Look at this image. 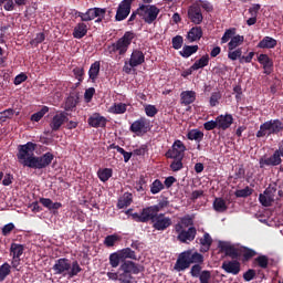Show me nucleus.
Here are the masks:
<instances>
[{"mask_svg": "<svg viewBox=\"0 0 283 283\" xmlns=\"http://www.w3.org/2000/svg\"><path fill=\"white\" fill-rule=\"evenodd\" d=\"M202 262H205V256L193 250H186L181 252L175 263V271L178 273L187 271L191 264H195L190 269L191 277H198L200 283H211V271H202Z\"/></svg>", "mask_w": 283, "mask_h": 283, "instance_id": "f257e3e1", "label": "nucleus"}, {"mask_svg": "<svg viewBox=\"0 0 283 283\" xmlns=\"http://www.w3.org/2000/svg\"><path fill=\"white\" fill-rule=\"evenodd\" d=\"M36 144L28 142L24 145L18 146L17 158L20 165L29 167V169H46L54 160V154L45 153L42 156H35Z\"/></svg>", "mask_w": 283, "mask_h": 283, "instance_id": "f03ea898", "label": "nucleus"}, {"mask_svg": "<svg viewBox=\"0 0 283 283\" xmlns=\"http://www.w3.org/2000/svg\"><path fill=\"white\" fill-rule=\"evenodd\" d=\"M54 275H62V277H76L83 268L78 261H70L67 258L57 259L52 268Z\"/></svg>", "mask_w": 283, "mask_h": 283, "instance_id": "7ed1b4c3", "label": "nucleus"}, {"mask_svg": "<svg viewBox=\"0 0 283 283\" xmlns=\"http://www.w3.org/2000/svg\"><path fill=\"white\" fill-rule=\"evenodd\" d=\"M134 39H136V34L134 33V31H126L124 35L119 38L116 42L106 46L105 52L107 56H113L114 54L125 56Z\"/></svg>", "mask_w": 283, "mask_h": 283, "instance_id": "20e7f679", "label": "nucleus"}, {"mask_svg": "<svg viewBox=\"0 0 283 283\" xmlns=\"http://www.w3.org/2000/svg\"><path fill=\"white\" fill-rule=\"evenodd\" d=\"M283 132V123L280 119H270L260 125L256 132V138H264V136H277Z\"/></svg>", "mask_w": 283, "mask_h": 283, "instance_id": "39448f33", "label": "nucleus"}, {"mask_svg": "<svg viewBox=\"0 0 283 283\" xmlns=\"http://www.w3.org/2000/svg\"><path fill=\"white\" fill-rule=\"evenodd\" d=\"M139 17H142L143 21L148 25L156 22L158 15L160 14V9L155 4H140L138 7Z\"/></svg>", "mask_w": 283, "mask_h": 283, "instance_id": "423d86ee", "label": "nucleus"}, {"mask_svg": "<svg viewBox=\"0 0 283 283\" xmlns=\"http://www.w3.org/2000/svg\"><path fill=\"white\" fill-rule=\"evenodd\" d=\"M277 196V184H270L269 187L259 195V202L262 207H272L275 200H280Z\"/></svg>", "mask_w": 283, "mask_h": 283, "instance_id": "0eeeda50", "label": "nucleus"}, {"mask_svg": "<svg viewBox=\"0 0 283 283\" xmlns=\"http://www.w3.org/2000/svg\"><path fill=\"white\" fill-rule=\"evenodd\" d=\"M282 157H283V146L279 147L272 156L264 155L260 158L259 165L260 169H264V167H277L282 165Z\"/></svg>", "mask_w": 283, "mask_h": 283, "instance_id": "6e6552de", "label": "nucleus"}, {"mask_svg": "<svg viewBox=\"0 0 283 283\" xmlns=\"http://www.w3.org/2000/svg\"><path fill=\"white\" fill-rule=\"evenodd\" d=\"M188 19L195 25L202 23L205 17L202 15V9H200V2H195L188 8Z\"/></svg>", "mask_w": 283, "mask_h": 283, "instance_id": "1a4fd4ad", "label": "nucleus"}, {"mask_svg": "<svg viewBox=\"0 0 283 283\" xmlns=\"http://www.w3.org/2000/svg\"><path fill=\"white\" fill-rule=\"evenodd\" d=\"M135 0H123L116 11L115 21H125L132 13V3H134Z\"/></svg>", "mask_w": 283, "mask_h": 283, "instance_id": "9d476101", "label": "nucleus"}, {"mask_svg": "<svg viewBox=\"0 0 283 283\" xmlns=\"http://www.w3.org/2000/svg\"><path fill=\"white\" fill-rule=\"evenodd\" d=\"M148 125L149 123L147 122V118L142 117L130 125L129 130L133 134H137V136H139V134H147V132H149Z\"/></svg>", "mask_w": 283, "mask_h": 283, "instance_id": "9b49d317", "label": "nucleus"}, {"mask_svg": "<svg viewBox=\"0 0 283 283\" xmlns=\"http://www.w3.org/2000/svg\"><path fill=\"white\" fill-rule=\"evenodd\" d=\"M171 224V218L165 217L164 213L158 214V217L153 221V228H155L156 231H166V229H169Z\"/></svg>", "mask_w": 283, "mask_h": 283, "instance_id": "f8f14e48", "label": "nucleus"}, {"mask_svg": "<svg viewBox=\"0 0 283 283\" xmlns=\"http://www.w3.org/2000/svg\"><path fill=\"white\" fill-rule=\"evenodd\" d=\"M67 120H69L67 113L61 112V113L55 114L50 123V127H51L52 132H59L61 129V127L65 123H67Z\"/></svg>", "mask_w": 283, "mask_h": 283, "instance_id": "ddd939ff", "label": "nucleus"}, {"mask_svg": "<svg viewBox=\"0 0 283 283\" xmlns=\"http://www.w3.org/2000/svg\"><path fill=\"white\" fill-rule=\"evenodd\" d=\"M258 62L263 67V74H266V76H271V74H273V59L268 54L261 53L258 56Z\"/></svg>", "mask_w": 283, "mask_h": 283, "instance_id": "4468645a", "label": "nucleus"}, {"mask_svg": "<svg viewBox=\"0 0 283 283\" xmlns=\"http://www.w3.org/2000/svg\"><path fill=\"white\" fill-rule=\"evenodd\" d=\"M130 273V275H138L143 273V266L136 264L134 261H124L119 266V272Z\"/></svg>", "mask_w": 283, "mask_h": 283, "instance_id": "2eb2a0df", "label": "nucleus"}, {"mask_svg": "<svg viewBox=\"0 0 283 283\" xmlns=\"http://www.w3.org/2000/svg\"><path fill=\"white\" fill-rule=\"evenodd\" d=\"M87 123L91 127L98 129V127H106L107 126V118L101 113H94L91 117H88Z\"/></svg>", "mask_w": 283, "mask_h": 283, "instance_id": "dca6fc26", "label": "nucleus"}, {"mask_svg": "<svg viewBox=\"0 0 283 283\" xmlns=\"http://www.w3.org/2000/svg\"><path fill=\"white\" fill-rule=\"evenodd\" d=\"M221 269L226 273H230L231 275H238L240 273V263L235 259H233L232 261H223Z\"/></svg>", "mask_w": 283, "mask_h": 283, "instance_id": "f3484780", "label": "nucleus"}, {"mask_svg": "<svg viewBox=\"0 0 283 283\" xmlns=\"http://www.w3.org/2000/svg\"><path fill=\"white\" fill-rule=\"evenodd\" d=\"M217 125L218 129H222L223 132H227L231 125H233V115L226 114V115H219L217 116Z\"/></svg>", "mask_w": 283, "mask_h": 283, "instance_id": "a211bd4d", "label": "nucleus"}, {"mask_svg": "<svg viewBox=\"0 0 283 283\" xmlns=\"http://www.w3.org/2000/svg\"><path fill=\"white\" fill-rule=\"evenodd\" d=\"M143 63H145V53L138 49L133 50L129 59L130 67H138V65H143Z\"/></svg>", "mask_w": 283, "mask_h": 283, "instance_id": "6ab92c4d", "label": "nucleus"}, {"mask_svg": "<svg viewBox=\"0 0 283 283\" xmlns=\"http://www.w3.org/2000/svg\"><path fill=\"white\" fill-rule=\"evenodd\" d=\"M198 233V230H196L195 227H190L188 230H184L181 231L177 239L179 240V242H193V240H196V235Z\"/></svg>", "mask_w": 283, "mask_h": 283, "instance_id": "aec40b11", "label": "nucleus"}, {"mask_svg": "<svg viewBox=\"0 0 283 283\" xmlns=\"http://www.w3.org/2000/svg\"><path fill=\"white\" fill-rule=\"evenodd\" d=\"M107 13V9H103V8H91L86 10V22L87 21H94V19L98 18V17H105V14Z\"/></svg>", "mask_w": 283, "mask_h": 283, "instance_id": "412c9836", "label": "nucleus"}, {"mask_svg": "<svg viewBox=\"0 0 283 283\" xmlns=\"http://www.w3.org/2000/svg\"><path fill=\"white\" fill-rule=\"evenodd\" d=\"M158 213L160 212L158 211V207L155 205L143 209V216L146 219V222H149V220L154 222L159 216Z\"/></svg>", "mask_w": 283, "mask_h": 283, "instance_id": "4be33fe9", "label": "nucleus"}, {"mask_svg": "<svg viewBox=\"0 0 283 283\" xmlns=\"http://www.w3.org/2000/svg\"><path fill=\"white\" fill-rule=\"evenodd\" d=\"M277 40L271 38V36H264L256 45L260 50H273V48H276Z\"/></svg>", "mask_w": 283, "mask_h": 283, "instance_id": "5701e85b", "label": "nucleus"}, {"mask_svg": "<svg viewBox=\"0 0 283 283\" xmlns=\"http://www.w3.org/2000/svg\"><path fill=\"white\" fill-rule=\"evenodd\" d=\"M180 103L181 105H191L196 103V92L195 91H182L180 93Z\"/></svg>", "mask_w": 283, "mask_h": 283, "instance_id": "b1692460", "label": "nucleus"}, {"mask_svg": "<svg viewBox=\"0 0 283 283\" xmlns=\"http://www.w3.org/2000/svg\"><path fill=\"white\" fill-rule=\"evenodd\" d=\"M99 74H101V61H95L93 64H91L88 70L90 81H92V83H96V80L98 78Z\"/></svg>", "mask_w": 283, "mask_h": 283, "instance_id": "393cba45", "label": "nucleus"}, {"mask_svg": "<svg viewBox=\"0 0 283 283\" xmlns=\"http://www.w3.org/2000/svg\"><path fill=\"white\" fill-rule=\"evenodd\" d=\"M87 35V24L78 22L73 29V39H83Z\"/></svg>", "mask_w": 283, "mask_h": 283, "instance_id": "a878e982", "label": "nucleus"}, {"mask_svg": "<svg viewBox=\"0 0 283 283\" xmlns=\"http://www.w3.org/2000/svg\"><path fill=\"white\" fill-rule=\"evenodd\" d=\"M201 36H202V27H192L187 34V39L189 43H196V41H200Z\"/></svg>", "mask_w": 283, "mask_h": 283, "instance_id": "bb28decb", "label": "nucleus"}, {"mask_svg": "<svg viewBox=\"0 0 283 283\" xmlns=\"http://www.w3.org/2000/svg\"><path fill=\"white\" fill-rule=\"evenodd\" d=\"M201 248L200 252L201 253H207L209 249H211V245L213 244V239L211 238V234L209 232H205L203 238L199 240Z\"/></svg>", "mask_w": 283, "mask_h": 283, "instance_id": "cd10ccee", "label": "nucleus"}, {"mask_svg": "<svg viewBox=\"0 0 283 283\" xmlns=\"http://www.w3.org/2000/svg\"><path fill=\"white\" fill-rule=\"evenodd\" d=\"M132 202H134V195L125 192L117 201V209H125V207H129Z\"/></svg>", "mask_w": 283, "mask_h": 283, "instance_id": "c85d7f7f", "label": "nucleus"}, {"mask_svg": "<svg viewBox=\"0 0 283 283\" xmlns=\"http://www.w3.org/2000/svg\"><path fill=\"white\" fill-rule=\"evenodd\" d=\"M112 176H114L112 168H99L97 171V178H99L101 182H107Z\"/></svg>", "mask_w": 283, "mask_h": 283, "instance_id": "c756f323", "label": "nucleus"}, {"mask_svg": "<svg viewBox=\"0 0 283 283\" xmlns=\"http://www.w3.org/2000/svg\"><path fill=\"white\" fill-rule=\"evenodd\" d=\"M200 48L198 45H184L182 50L179 52L182 59H189V56L196 54Z\"/></svg>", "mask_w": 283, "mask_h": 283, "instance_id": "7c9ffc66", "label": "nucleus"}, {"mask_svg": "<svg viewBox=\"0 0 283 283\" xmlns=\"http://www.w3.org/2000/svg\"><path fill=\"white\" fill-rule=\"evenodd\" d=\"M188 140H196V143H202V139L205 138V133L200 129H191L187 134Z\"/></svg>", "mask_w": 283, "mask_h": 283, "instance_id": "2f4dec72", "label": "nucleus"}, {"mask_svg": "<svg viewBox=\"0 0 283 283\" xmlns=\"http://www.w3.org/2000/svg\"><path fill=\"white\" fill-rule=\"evenodd\" d=\"M207 65H209V54H206V55L201 56L199 60H197L191 65V70H193V71L202 70V67H207Z\"/></svg>", "mask_w": 283, "mask_h": 283, "instance_id": "473e14b6", "label": "nucleus"}, {"mask_svg": "<svg viewBox=\"0 0 283 283\" xmlns=\"http://www.w3.org/2000/svg\"><path fill=\"white\" fill-rule=\"evenodd\" d=\"M23 251H25L23 244L12 243L10 247V255L12 258H21V255H23Z\"/></svg>", "mask_w": 283, "mask_h": 283, "instance_id": "72a5a7b5", "label": "nucleus"}, {"mask_svg": "<svg viewBox=\"0 0 283 283\" xmlns=\"http://www.w3.org/2000/svg\"><path fill=\"white\" fill-rule=\"evenodd\" d=\"M127 112V104L125 103H114L109 108V114H125Z\"/></svg>", "mask_w": 283, "mask_h": 283, "instance_id": "f704fd0d", "label": "nucleus"}, {"mask_svg": "<svg viewBox=\"0 0 283 283\" xmlns=\"http://www.w3.org/2000/svg\"><path fill=\"white\" fill-rule=\"evenodd\" d=\"M242 43H244V35H234L228 43V50H235V48H240Z\"/></svg>", "mask_w": 283, "mask_h": 283, "instance_id": "c9c22d12", "label": "nucleus"}, {"mask_svg": "<svg viewBox=\"0 0 283 283\" xmlns=\"http://www.w3.org/2000/svg\"><path fill=\"white\" fill-rule=\"evenodd\" d=\"M118 252H119V255L122 258V261H124V260H137L136 251L132 250L130 248L122 249Z\"/></svg>", "mask_w": 283, "mask_h": 283, "instance_id": "e433bc0d", "label": "nucleus"}, {"mask_svg": "<svg viewBox=\"0 0 283 283\" xmlns=\"http://www.w3.org/2000/svg\"><path fill=\"white\" fill-rule=\"evenodd\" d=\"M213 209L214 211H217L218 213H224V211H227V209H229L227 207V201H224V199L222 198H217L213 201Z\"/></svg>", "mask_w": 283, "mask_h": 283, "instance_id": "4c0bfd02", "label": "nucleus"}, {"mask_svg": "<svg viewBox=\"0 0 283 283\" xmlns=\"http://www.w3.org/2000/svg\"><path fill=\"white\" fill-rule=\"evenodd\" d=\"M108 260L112 269H118V265L120 264V262H123L120 252L111 253Z\"/></svg>", "mask_w": 283, "mask_h": 283, "instance_id": "58836bf2", "label": "nucleus"}, {"mask_svg": "<svg viewBox=\"0 0 283 283\" xmlns=\"http://www.w3.org/2000/svg\"><path fill=\"white\" fill-rule=\"evenodd\" d=\"M116 242H120V235L118 234H109L104 239V244L107 247V249L115 247Z\"/></svg>", "mask_w": 283, "mask_h": 283, "instance_id": "ea45409f", "label": "nucleus"}, {"mask_svg": "<svg viewBox=\"0 0 283 283\" xmlns=\"http://www.w3.org/2000/svg\"><path fill=\"white\" fill-rule=\"evenodd\" d=\"M76 105H78V97L74 96V95H70L66 98L64 109L66 112H72V109H74V107H76Z\"/></svg>", "mask_w": 283, "mask_h": 283, "instance_id": "a19ab883", "label": "nucleus"}, {"mask_svg": "<svg viewBox=\"0 0 283 283\" xmlns=\"http://www.w3.org/2000/svg\"><path fill=\"white\" fill-rule=\"evenodd\" d=\"M166 158L170 159H178V158H185V154L179 151L172 144L171 149H168V151L165 154Z\"/></svg>", "mask_w": 283, "mask_h": 283, "instance_id": "79ce46f5", "label": "nucleus"}, {"mask_svg": "<svg viewBox=\"0 0 283 283\" xmlns=\"http://www.w3.org/2000/svg\"><path fill=\"white\" fill-rule=\"evenodd\" d=\"M235 28H230L224 31L222 38H221V45H224V43H229L235 36Z\"/></svg>", "mask_w": 283, "mask_h": 283, "instance_id": "37998d69", "label": "nucleus"}, {"mask_svg": "<svg viewBox=\"0 0 283 283\" xmlns=\"http://www.w3.org/2000/svg\"><path fill=\"white\" fill-rule=\"evenodd\" d=\"M163 189H165V184H163L160 179L154 180L153 185H150V193H153V196H156V193H160Z\"/></svg>", "mask_w": 283, "mask_h": 283, "instance_id": "c03bdc74", "label": "nucleus"}, {"mask_svg": "<svg viewBox=\"0 0 283 283\" xmlns=\"http://www.w3.org/2000/svg\"><path fill=\"white\" fill-rule=\"evenodd\" d=\"M234 196L237 198H249V196H253V188L247 186L243 189L235 190Z\"/></svg>", "mask_w": 283, "mask_h": 283, "instance_id": "a18cd8bd", "label": "nucleus"}, {"mask_svg": "<svg viewBox=\"0 0 283 283\" xmlns=\"http://www.w3.org/2000/svg\"><path fill=\"white\" fill-rule=\"evenodd\" d=\"M48 112H50V107L43 106L39 112L34 113L31 116V120L33 123H39V120H41V118H43V116H45Z\"/></svg>", "mask_w": 283, "mask_h": 283, "instance_id": "49530a36", "label": "nucleus"}, {"mask_svg": "<svg viewBox=\"0 0 283 283\" xmlns=\"http://www.w3.org/2000/svg\"><path fill=\"white\" fill-rule=\"evenodd\" d=\"M12 266H10V263H3L0 266V282H4L6 277H8V275H10Z\"/></svg>", "mask_w": 283, "mask_h": 283, "instance_id": "de8ad7c7", "label": "nucleus"}, {"mask_svg": "<svg viewBox=\"0 0 283 283\" xmlns=\"http://www.w3.org/2000/svg\"><path fill=\"white\" fill-rule=\"evenodd\" d=\"M241 254L243 255V260L245 262H249V260H251L258 255V252H255V250L250 249V248H243L241 250Z\"/></svg>", "mask_w": 283, "mask_h": 283, "instance_id": "09e8293b", "label": "nucleus"}, {"mask_svg": "<svg viewBox=\"0 0 283 283\" xmlns=\"http://www.w3.org/2000/svg\"><path fill=\"white\" fill-rule=\"evenodd\" d=\"M254 262L260 269H269V256L262 254L254 259Z\"/></svg>", "mask_w": 283, "mask_h": 283, "instance_id": "8fccbe9b", "label": "nucleus"}, {"mask_svg": "<svg viewBox=\"0 0 283 283\" xmlns=\"http://www.w3.org/2000/svg\"><path fill=\"white\" fill-rule=\"evenodd\" d=\"M13 116H14V109L12 108H8L0 112V125H2V123H6L8 118H12Z\"/></svg>", "mask_w": 283, "mask_h": 283, "instance_id": "3c124183", "label": "nucleus"}, {"mask_svg": "<svg viewBox=\"0 0 283 283\" xmlns=\"http://www.w3.org/2000/svg\"><path fill=\"white\" fill-rule=\"evenodd\" d=\"M228 59H230V61H239L242 59V49H237V50H229L228 52Z\"/></svg>", "mask_w": 283, "mask_h": 283, "instance_id": "603ef678", "label": "nucleus"}, {"mask_svg": "<svg viewBox=\"0 0 283 283\" xmlns=\"http://www.w3.org/2000/svg\"><path fill=\"white\" fill-rule=\"evenodd\" d=\"M184 43H185V39L182 38V35H176L171 40L174 50H180V48H182Z\"/></svg>", "mask_w": 283, "mask_h": 283, "instance_id": "864d4df0", "label": "nucleus"}, {"mask_svg": "<svg viewBox=\"0 0 283 283\" xmlns=\"http://www.w3.org/2000/svg\"><path fill=\"white\" fill-rule=\"evenodd\" d=\"M119 275V282L120 283H132V280H134V276L129 272L120 271L118 270Z\"/></svg>", "mask_w": 283, "mask_h": 283, "instance_id": "5fc2aeb1", "label": "nucleus"}, {"mask_svg": "<svg viewBox=\"0 0 283 283\" xmlns=\"http://www.w3.org/2000/svg\"><path fill=\"white\" fill-rule=\"evenodd\" d=\"M45 41V33L40 32L36 33L35 38L30 41V45H34V48H38L39 44L43 43Z\"/></svg>", "mask_w": 283, "mask_h": 283, "instance_id": "6e6d98bb", "label": "nucleus"}, {"mask_svg": "<svg viewBox=\"0 0 283 283\" xmlns=\"http://www.w3.org/2000/svg\"><path fill=\"white\" fill-rule=\"evenodd\" d=\"M226 255L232 260H238V258H240V252L235 247L230 245L226 252Z\"/></svg>", "mask_w": 283, "mask_h": 283, "instance_id": "4d7b16f0", "label": "nucleus"}, {"mask_svg": "<svg viewBox=\"0 0 283 283\" xmlns=\"http://www.w3.org/2000/svg\"><path fill=\"white\" fill-rule=\"evenodd\" d=\"M220 98H222V94H220V92H213L210 96V107L219 105Z\"/></svg>", "mask_w": 283, "mask_h": 283, "instance_id": "13d9d810", "label": "nucleus"}, {"mask_svg": "<svg viewBox=\"0 0 283 283\" xmlns=\"http://www.w3.org/2000/svg\"><path fill=\"white\" fill-rule=\"evenodd\" d=\"M145 114L149 118H154V116H156V114H158V108H156V106H154L151 104H148L145 106Z\"/></svg>", "mask_w": 283, "mask_h": 283, "instance_id": "bf43d9fd", "label": "nucleus"}, {"mask_svg": "<svg viewBox=\"0 0 283 283\" xmlns=\"http://www.w3.org/2000/svg\"><path fill=\"white\" fill-rule=\"evenodd\" d=\"M196 3H199V8L200 10H202V8L206 10V12H213V6L211 4V2L205 0H197Z\"/></svg>", "mask_w": 283, "mask_h": 283, "instance_id": "052dcab7", "label": "nucleus"}, {"mask_svg": "<svg viewBox=\"0 0 283 283\" xmlns=\"http://www.w3.org/2000/svg\"><path fill=\"white\" fill-rule=\"evenodd\" d=\"M174 161L170 164L171 171H180L182 169V158L172 159Z\"/></svg>", "mask_w": 283, "mask_h": 283, "instance_id": "680f3d73", "label": "nucleus"}, {"mask_svg": "<svg viewBox=\"0 0 283 283\" xmlns=\"http://www.w3.org/2000/svg\"><path fill=\"white\" fill-rule=\"evenodd\" d=\"M149 151V146L147 144H143L139 148L134 149L133 154L134 156H145Z\"/></svg>", "mask_w": 283, "mask_h": 283, "instance_id": "e2e57ef3", "label": "nucleus"}, {"mask_svg": "<svg viewBox=\"0 0 283 283\" xmlns=\"http://www.w3.org/2000/svg\"><path fill=\"white\" fill-rule=\"evenodd\" d=\"M95 94H96V88L94 87L87 88L84 93V101H86V103H92V98H94Z\"/></svg>", "mask_w": 283, "mask_h": 283, "instance_id": "0e129e2a", "label": "nucleus"}, {"mask_svg": "<svg viewBox=\"0 0 283 283\" xmlns=\"http://www.w3.org/2000/svg\"><path fill=\"white\" fill-rule=\"evenodd\" d=\"M73 74L80 83H83V76H85V70L83 67H75Z\"/></svg>", "mask_w": 283, "mask_h": 283, "instance_id": "69168bd1", "label": "nucleus"}, {"mask_svg": "<svg viewBox=\"0 0 283 283\" xmlns=\"http://www.w3.org/2000/svg\"><path fill=\"white\" fill-rule=\"evenodd\" d=\"M203 128L206 132H213V129H218V120H209L203 124Z\"/></svg>", "mask_w": 283, "mask_h": 283, "instance_id": "338daca9", "label": "nucleus"}, {"mask_svg": "<svg viewBox=\"0 0 283 283\" xmlns=\"http://www.w3.org/2000/svg\"><path fill=\"white\" fill-rule=\"evenodd\" d=\"M261 8L262 6L260 3L252 4V7L249 9V14H251V17L258 18V13L260 12Z\"/></svg>", "mask_w": 283, "mask_h": 283, "instance_id": "774afa93", "label": "nucleus"}]
</instances>
